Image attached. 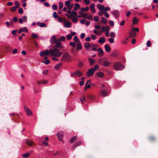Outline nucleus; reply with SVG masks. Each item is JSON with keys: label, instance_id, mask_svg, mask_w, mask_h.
Instances as JSON below:
<instances>
[{"label": "nucleus", "instance_id": "412c9836", "mask_svg": "<svg viewBox=\"0 0 158 158\" xmlns=\"http://www.w3.org/2000/svg\"><path fill=\"white\" fill-rule=\"evenodd\" d=\"M136 35V33L135 32H130L129 33V36L130 38L135 37Z\"/></svg>", "mask_w": 158, "mask_h": 158}, {"label": "nucleus", "instance_id": "4d7b16f0", "mask_svg": "<svg viewBox=\"0 0 158 158\" xmlns=\"http://www.w3.org/2000/svg\"><path fill=\"white\" fill-rule=\"evenodd\" d=\"M32 36L34 38H38V36L35 33H32Z\"/></svg>", "mask_w": 158, "mask_h": 158}, {"label": "nucleus", "instance_id": "37998d69", "mask_svg": "<svg viewBox=\"0 0 158 158\" xmlns=\"http://www.w3.org/2000/svg\"><path fill=\"white\" fill-rule=\"evenodd\" d=\"M42 62L45 63V64H48L50 63V60H46L45 61L43 60Z\"/></svg>", "mask_w": 158, "mask_h": 158}, {"label": "nucleus", "instance_id": "79ce46f5", "mask_svg": "<svg viewBox=\"0 0 158 158\" xmlns=\"http://www.w3.org/2000/svg\"><path fill=\"white\" fill-rule=\"evenodd\" d=\"M128 40L127 38H126L125 40H122V43L123 44H127V41Z\"/></svg>", "mask_w": 158, "mask_h": 158}, {"label": "nucleus", "instance_id": "1a4fd4ad", "mask_svg": "<svg viewBox=\"0 0 158 158\" xmlns=\"http://www.w3.org/2000/svg\"><path fill=\"white\" fill-rule=\"evenodd\" d=\"M112 14L116 18L118 17L119 16V11L117 10H114L112 11Z\"/></svg>", "mask_w": 158, "mask_h": 158}, {"label": "nucleus", "instance_id": "c9c22d12", "mask_svg": "<svg viewBox=\"0 0 158 158\" xmlns=\"http://www.w3.org/2000/svg\"><path fill=\"white\" fill-rule=\"evenodd\" d=\"M73 40L74 41H76L77 43L80 42L79 40L78 39L77 36H75L73 38Z\"/></svg>", "mask_w": 158, "mask_h": 158}, {"label": "nucleus", "instance_id": "864d4df0", "mask_svg": "<svg viewBox=\"0 0 158 158\" xmlns=\"http://www.w3.org/2000/svg\"><path fill=\"white\" fill-rule=\"evenodd\" d=\"M18 12L20 14H22L23 13V9L22 8H19L18 10Z\"/></svg>", "mask_w": 158, "mask_h": 158}, {"label": "nucleus", "instance_id": "aec40b11", "mask_svg": "<svg viewBox=\"0 0 158 158\" xmlns=\"http://www.w3.org/2000/svg\"><path fill=\"white\" fill-rule=\"evenodd\" d=\"M104 74L102 72H99L98 73H97L96 74V75L99 77L102 78L104 77Z\"/></svg>", "mask_w": 158, "mask_h": 158}, {"label": "nucleus", "instance_id": "a878e982", "mask_svg": "<svg viewBox=\"0 0 158 158\" xmlns=\"http://www.w3.org/2000/svg\"><path fill=\"white\" fill-rule=\"evenodd\" d=\"M71 4V2L70 1H66L64 3L65 5L67 7L68 9Z\"/></svg>", "mask_w": 158, "mask_h": 158}, {"label": "nucleus", "instance_id": "4be33fe9", "mask_svg": "<svg viewBox=\"0 0 158 158\" xmlns=\"http://www.w3.org/2000/svg\"><path fill=\"white\" fill-rule=\"evenodd\" d=\"M81 144V141L77 142L73 145V148H74L77 147L80 145Z\"/></svg>", "mask_w": 158, "mask_h": 158}, {"label": "nucleus", "instance_id": "09e8293b", "mask_svg": "<svg viewBox=\"0 0 158 158\" xmlns=\"http://www.w3.org/2000/svg\"><path fill=\"white\" fill-rule=\"evenodd\" d=\"M72 21L74 23H76L78 21V19L77 17H74Z\"/></svg>", "mask_w": 158, "mask_h": 158}, {"label": "nucleus", "instance_id": "f257e3e1", "mask_svg": "<svg viewBox=\"0 0 158 158\" xmlns=\"http://www.w3.org/2000/svg\"><path fill=\"white\" fill-rule=\"evenodd\" d=\"M50 54L53 57H59L61 56L63 53L60 51V49L58 48H54L53 49H50Z\"/></svg>", "mask_w": 158, "mask_h": 158}, {"label": "nucleus", "instance_id": "0e129e2a", "mask_svg": "<svg viewBox=\"0 0 158 158\" xmlns=\"http://www.w3.org/2000/svg\"><path fill=\"white\" fill-rule=\"evenodd\" d=\"M147 47H150L151 45V43L149 40H148L147 42Z\"/></svg>", "mask_w": 158, "mask_h": 158}, {"label": "nucleus", "instance_id": "58836bf2", "mask_svg": "<svg viewBox=\"0 0 158 158\" xmlns=\"http://www.w3.org/2000/svg\"><path fill=\"white\" fill-rule=\"evenodd\" d=\"M63 6V4L62 2H60L59 3V9L61 10L62 9Z\"/></svg>", "mask_w": 158, "mask_h": 158}, {"label": "nucleus", "instance_id": "f704fd0d", "mask_svg": "<svg viewBox=\"0 0 158 158\" xmlns=\"http://www.w3.org/2000/svg\"><path fill=\"white\" fill-rule=\"evenodd\" d=\"M29 154L28 153L25 154H22L21 155L24 158H27L29 156Z\"/></svg>", "mask_w": 158, "mask_h": 158}, {"label": "nucleus", "instance_id": "6e6552de", "mask_svg": "<svg viewBox=\"0 0 158 158\" xmlns=\"http://www.w3.org/2000/svg\"><path fill=\"white\" fill-rule=\"evenodd\" d=\"M50 53V50L48 49L45 50L44 51H41L40 53V55L41 56H43L45 55H48Z\"/></svg>", "mask_w": 158, "mask_h": 158}, {"label": "nucleus", "instance_id": "a18cd8bd", "mask_svg": "<svg viewBox=\"0 0 158 158\" xmlns=\"http://www.w3.org/2000/svg\"><path fill=\"white\" fill-rule=\"evenodd\" d=\"M67 39L68 40H70L72 39V36L70 34H69L66 36Z\"/></svg>", "mask_w": 158, "mask_h": 158}, {"label": "nucleus", "instance_id": "f8f14e48", "mask_svg": "<svg viewBox=\"0 0 158 158\" xmlns=\"http://www.w3.org/2000/svg\"><path fill=\"white\" fill-rule=\"evenodd\" d=\"M111 64V63L108 61H104L102 63V65L105 67H107Z\"/></svg>", "mask_w": 158, "mask_h": 158}, {"label": "nucleus", "instance_id": "774afa93", "mask_svg": "<svg viewBox=\"0 0 158 158\" xmlns=\"http://www.w3.org/2000/svg\"><path fill=\"white\" fill-rule=\"evenodd\" d=\"M42 84H47L48 83V81L45 80H43L42 81Z\"/></svg>", "mask_w": 158, "mask_h": 158}, {"label": "nucleus", "instance_id": "8fccbe9b", "mask_svg": "<svg viewBox=\"0 0 158 158\" xmlns=\"http://www.w3.org/2000/svg\"><path fill=\"white\" fill-rule=\"evenodd\" d=\"M84 1L87 5H88L90 3V1L89 0H84Z\"/></svg>", "mask_w": 158, "mask_h": 158}, {"label": "nucleus", "instance_id": "cd10ccee", "mask_svg": "<svg viewBox=\"0 0 158 158\" xmlns=\"http://www.w3.org/2000/svg\"><path fill=\"white\" fill-rule=\"evenodd\" d=\"M82 48V47L81 45V44L80 42L78 43L77 44V47H76V50H81Z\"/></svg>", "mask_w": 158, "mask_h": 158}, {"label": "nucleus", "instance_id": "20e7f679", "mask_svg": "<svg viewBox=\"0 0 158 158\" xmlns=\"http://www.w3.org/2000/svg\"><path fill=\"white\" fill-rule=\"evenodd\" d=\"M94 67V68H92L88 70V72L86 73V75L88 77L92 76L94 74V72L99 68V66L98 64L95 65Z\"/></svg>", "mask_w": 158, "mask_h": 158}, {"label": "nucleus", "instance_id": "423d86ee", "mask_svg": "<svg viewBox=\"0 0 158 158\" xmlns=\"http://www.w3.org/2000/svg\"><path fill=\"white\" fill-rule=\"evenodd\" d=\"M60 48L61 49L63 48V47L62 46V44L61 43L60 40L57 39L55 43V45L54 48Z\"/></svg>", "mask_w": 158, "mask_h": 158}, {"label": "nucleus", "instance_id": "9d476101", "mask_svg": "<svg viewBox=\"0 0 158 158\" xmlns=\"http://www.w3.org/2000/svg\"><path fill=\"white\" fill-rule=\"evenodd\" d=\"M98 51L99 53L98 54V56L100 57L104 55V52L102 49L100 48H99L98 49Z\"/></svg>", "mask_w": 158, "mask_h": 158}, {"label": "nucleus", "instance_id": "f3484780", "mask_svg": "<svg viewBox=\"0 0 158 158\" xmlns=\"http://www.w3.org/2000/svg\"><path fill=\"white\" fill-rule=\"evenodd\" d=\"M25 143L29 146H32L33 142V141L31 140H29L28 139H27Z\"/></svg>", "mask_w": 158, "mask_h": 158}, {"label": "nucleus", "instance_id": "680f3d73", "mask_svg": "<svg viewBox=\"0 0 158 158\" xmlns=\"http://www.w3.org/2000/svg\"><path fill=\"white\" fill-rule=\"evenodd\" d=\"M52 8L54 10H56L57 9V6L55 4H53L52 6Z\"/></svg>", "mask_w": 158, "mask_h": 158}, {"label": "nucleus", "instance_id": "473e14b6", "mask_svg": "<svg viewBox=\"0 0 158 158\" xmlns=\"http://www.w3.org/2000/svg\"><path fill=\"white\" fill-rule=\"evenodd\" d=\"M102 22L105 24L107 22V19L104 17H102Z\"/></svg>", "mask_w": 158, "mask_h": 158}, {"label": "nucleus", "instance_id": "c756f323", "mask_svg": "<svg viewBox=\"0 0 158 158\" xmlns=\"http://www.w3.org/2000/svg\"><path fill=\"white\" fill-rule=\"evenodd\" d=\"M77 139V137L76 136H74L72 137L70 140V143H72L73 142L75 141Z\"/></svg>", "mask_w": 158, "mask_h": 158}, {"label": "nucleus", "instance_id": "3c124183", "mask_svg": "<svg viewBox=\"0 0 158 158\" xmlns=\"http://www.w3.org/2000/svg\"><path fill=\"white\" fill-rule=\"evenodd\" d=\"M69 44L71 46L74 47H75L76 46L75 44L73 42H70L69 43Z\"/></svg>", "mask_w": 158, "mask_h": 158}, {"label": "nucleus", "instance_id": "b1692460", "mask_svg": "<svg viewBox=\"0 0 158 158\" xmlns=\"http://www.w3.org/2000/svg\"><path fill=\"white\" fill-rule=\"evenodd\" d=\"M64 27H71V23L70 22H66L64 24Z\"/></svg>", "mask_w": 158, "mask_h": 158}, {"label": "nucleus", "instance_id": "393cba45", "mask_svg": "<svg viewBox=\"0 0 158 158\" xmlns=\"http://www.w3.org/2000/svg\"><path fill=\"white\" fill-rule=\"evenodd\" d=\"M105 50L106 52H110L111 51V48L108 45H105Z\"/></svg>", "mask_w": 158, "mask_h": 158}, {"label": "nucleus", "instance_id": "e2e57ef3", "mask_svg": "<svg viewBox=\"0 0 158 158\" xmlns=\"http://www.w3.org/2000/svg\"><path fill=\"white\" fill-rule=\"evenodd\" d=\"M134 32L135 31H136L137 32H139V29L138 28H133V31Z\"/></svg>", "mask_w": 158, "mask_h": 158}, {"label": "nucleus", "instance_id": "bb28decb", "mask_svg": "<svg viewBox=\"0 0 158 158\" xmlns=\"http://www.w3.org/2000/svg\"><path fill=\"white\" fill-rule=\"evenodd\" d=\"M57 135L59 140L60 141H62L61 139L63 137V134L62 133H59L57 134Z\"/></svg>", "mask_w": 158, "mask_h": 158}, {"label": "nucleus", "instance_id": "052dcab7", "mask_svg": "<svg viewBox=\"0 0 158 158\" xmlns=\"http://www.w3.org/2000/svg\"><path fill=\"white\" fill-rule=\"evenodd\" d=\"M91 37L92 39L93 40H95L96 39V36L94 34H92L91 35Z\"/></svg>", "mask_w": 158, "mask_h": 158}, {"label": "nucleus", "instance_id": "2eb2a0df", "mask_svg": "<svg viewBox=\"0 0 158 158\" xmlns=\"http://www.w3.org/2000/svg\"><path fill=\"white\" fill-rule=\"evenodd\" d=\"M100 94L103 97L106 96L108 95V93L106 90H101Z\"/></svg>", "mask_w": 158, "mask_h": 158}, {"label": "nucleus", "instance_id": "de8ad7c7", "mask_svg": "<svg viewBox=\"0 0 158 158\" xmlns=\"http://www.w3.org/2000/svg\"><path fill=\"white\" fill-rule=\"evenodd\" d=\"M15 4L16 6H16L17 8L19 7L20 6V4L19 2L17 1L15 2Z\"/></svg>", "mask_w": 158, "mask_h": 158}, {"label": "nucleus", "instance_id": "4c0bfd02", "mask_svg": "<svg viewBox=\"0 0 158 158\" xmlns=\"http://www.w3.org/2000/svg\"><path fill=\"white\" fill-rule=\"evenodd\" d=\"M103 59H100L98 60V63L99 64H102L103 62Z\"/></svg>", "mask_w": 158, "mask_h": 158}, {"label": "nucleus", "instance_id": "7c9ffc66", "mask_svg": "<svg viewBox=\"0 0 158 158\" xmlns=\"http://www.w3.org/2000/svg\"><path fill=\"white\" fill-rule=\"evenodd\" d=\"M38 25H39V26L40 27H46V25L44 23H40L39 22H38L37 23Z\"/></svg>", "mask_w": 158, "mask_h": 158}, {"label": "nucleus", "instance_id": "0eeeda50", "mask_svg": "<svg viewBox=\"0 0 158 158\" xmlns=\"http://www.w3.org/2000/svg\"><path fill=\"white\" fill-rule=\"evenodd\" d=\"M24 110L27 115L30 116L32 114V112L26 106H24Z\"/></svg>", "mask_w": 158, "mask_h": 158}, {"label": "nucleus", "instance_id": "a19ab883", "mask_svg": "<svg viewBox=\"0 0 158 158\" xmlns=\"http://www.w3.org/2000/svg\"><path fill=\"white\" fill-rule=\"evenodd\" d=\"M99 18L97 16H95L94 17V20L96 22L98 21L99 20Z\"/></svg>", "mask_w": 158, "mask_h": 158}, {"label": "nucleus", "instance_id": "603ef678", "mask_svg": "<svg viewBox=\"0 0 158 158\" xmlns=\"http://www.w3.org/2000/svg\"><path fill=\"white\" fill-rule=\"evenodd\" d=\"M94 7L95 4L94 3L91 4L90 6V9L91 10L94 9Z\"/></svg>", "mask_w": 158, "mask_h": 158}, {"label": "nucleus", "instance_id": "9b49d317", "mask_svg": "<svg viewBox=\"0 0 158 158\" xmlns=\"http://www.w3.org/2000/svg\"><path fill=\"white\" fill-rule=\"evenodd\" d=\"M28 30L26 27H24L23 28L20 29L18 31V33L19 34L21 33V32H27Z\"/></svg>", "mask_w": 158, "mask_h": 158}, {"label": "nucleus", "instance_id": "2f4dec72", "mask_svg": "<svg viewBox=\"0 0 158 158\" xmlns=\"http://www.w3.org/2000/svg\"><path fill=\"white\" fill-rule=\"evenodd\" d=\"M139 20L137 19L136 17H135L133 19V24H137Z\"/></svg>", "mask_w": 158, "mask_h": 158}, {"label": "nucleus", "instance_id": "13d9d810", "mask_svg": "<svg viewBox=\"0 0 158 158\" xmlns=\"http://www.w3.org/2000/svg\"><path fill=\"white\" fill-rule=\"evenodd\" d=\"M110 9L109 7H106V8L105 7V9L104 10V12H106L107 11L109 10Z\"/></svg>", "mask_w": 158, "mask_h": 158}, {"label": "nucleus", "instance_id": "dca6fc26", "mask_svg": "<svg viewBox=\"0 0 158 158\" xmlns=\"http://www.w3.org/2000/svg\"><path fill=\"white\" fill-rule=\"evenodd\" d=\"M89 61L90 63V65H92L93 64H95L96 63L95 60L92 58H89Z\"/></svg>", "mask_w": 158, "mask_h": 158}, {"label": "nucleus", "instance_id": "ea45409f", "mask_svg": "<svg viewBox=\"0 0 158 158\" xmlns=\"http://www.w3.org/2000/svg\"><path fill=\"white\" fill-rule=\"evenodd\" d=\"M88 13H83L82 14V17L84 18H87Z\"/></svg>", "mask_w": 158, "mask_h": 158}, {"label": "nucleus", "instance_id": "f03ea898", "mask_svg": "<svg viewBox=\"0 0 158 158\" xmlns=\"http://www.w3.org/2000/svg\"><path fill=\"white\" fill-rule=\"evenodd\" d=\"M60 60L62 62L70 61H71V56L68 52H65L62 55Z\"/></svg>", "mask_w": 158, "mask_h": 158}, {"label": "nucleus", "instance_id": "39448f33", "mask_svg": "<svg viewBox=\"0 0 158 158\" xmlns=\"http://www.w3.org/2000/svg\"><path fill=\"white\" fill-rule=\"evenodd\" d=\"M84 46L86 49H88L89 48H90V50L96 51H97L96 48L95 47V45L93 43L90 44L88 43H85L84 44Z\"/></svg>", "mask_w": 158, "mask_h": 158}, {"label": "nucleus", "instance_id": "49530a36", "mask_svg": "<svg viewBox=\"0 0 158 158\" xmlns=\"http://www.w3.org/2000/svg\"><path fill=\"white\" fill-rule=\"evenodd\" d=\"M16 6H13V7H12V8H11L10 10H11V11H12V12H14L16 10Z\"/></svg>", "mask_w": 158, "mask_h": 158}, {"label": "nucleus", "instance_id": "ddd939ff", "mask_svg": "<svg viewBox=\"0 0 158 158\" xmlns=\"http://www.w3.org/2000/svg\"><path fill=\"white\" fill-rule=\"evenodd\" d=\"M97 7L101 11H104L105 9L104 6L100 4H98L97 5Z\"/></svg>", "mask_w": 158, "mask_h": 158}, {"label": "nucleus", "instance_id": "e433bc0d", "mask_svg": "<svg viewBox=\"0 0 158 158\" xmlns=\"http://www.w3.org/2000/svg\"><path fill=\"white\" fill-rule=\"evenodd\" d=\"M83 65V63L81 61H79L78 62V66L79 68H81Z\"/></svg>", "mask_w": 158, "mask_h": 158}, {"label": "nucleus", "instance_id": "a211bd4d", "mask_svg": "<svg viewBox=\"0 0 158 158\" xmlns=\"http://www.w3.org/2000/svg\"><path fill=\"white\" fill-rule=\"evenodd\" d=\"M105 38L103 37H101L98 41V43L100 44H102L105 42Z\"/></svg>", "mask_w": 158, "mask_h": 158}, {"label": "nucleus", "instance_id": "c03bdc74", "mask_svg": "<svg viewBox=\"0 0 158 158\" xmlns=\"http://www.w3.org/2000/svg\"><path fill=\"white\" fill-rule=\"evenodd\" d=\"M58 40H60V41H64L65 40V38L64 36H62L60 37V39H58Z\"/></svg>", "mask_w": 158, "mask_h": 158}, {"label": "nucleus", "instance_id": "6e6d98bb", "mask_svg": "<svg viewBox=\"0 0 158 158\" xmlns=\"http://www.w3.org/2000/svg\"><path fill=\"white\" fill-rule=\"evenodd\" d=\"M109 41L110 43H113L114 42V40L113 38H110L109 39Z\"/></svg>", "mask_w": 158, "mask_h": 158}, {"label": "nucleus", "instance_id": "c85d7f7f", "mask_svg": "<svg viewBox=\"0 0 158 158\" xmlns=\"http://www.w3.org/2000/svg\"><path fill=\"white\" fill-rule=\"evenodd\" d=\"M62 64L61 63H60L56 65L54 67L55 69L56 70H58L60 68Z\"/></svg>", "mask_w": 158, "mask_h": 158}, {"label": "nucleus", "instance_id": "5fc2aeb1", "mask_svg": "<svg viewBox=\"0 0 158 158\" xmlns=\"http://www.w3.org/2000/svg\"><path fill=\"white\" fill-rule=\"evenodd\" d=\"M53 16L55 18H56L57 17H59V16L56 15V12H53Z\"/></svg>", "mask_w": 158, "mask_h": 158}, {"label": "nucleus", "instance_id": "6ab92c4d", "mask_svg": "<svg viewBox=\"0 0 158 158\" xmlns=\"http://www.w3.org/2000/svg\"><path fill=\"white\" fill-rule=\"evenodd\" d=\"M57 39H56V37L55 36H53L50 39V42L52 44H54L55 43Z\"/></svg>", "mask_w": 158, "mask_h": 158}, {"label": "nucleus", "instance_id": "69168bd1", "mask_svg": "<svg viewBox=\"0 0 158 158\" xmlns=\"http://www.w3.org/2000/svg\"><path fill=\"white\" fill-rule=\"evenodd\" d=\"M87 18L89 20H93V16L91 15H90L89 16L87 17Z\"/></svg>", "mask_w": 158, "mask_h": 158}, {"label": "nucleus", "instance_id": "4468645a", "mask_svg": "<svg viewBox=\"0 0 158 158\" xmlns=\"http://www.w3.org/2000/svg\"><path fill=\"white\" fill-rule=\"evenodd\" d=\"M119 55V53L117 51L113 52L111 54V56L113 57H117Z\"/></svg>", "mask_w": 158, "mask_h": 158}, {"label": "nucleus", "instance_id": "5701e85b", "mask_svg": "<svg viewBox=\"0 0 158 158\" xmlns=\"http://www.w3.org/2000/svg\"><path fill=\"white\" fill-rule=\"evenodd\" d=\"M75 73H76V74L77 76L78 77H80L83 74L79 70H77L76 71H75Z\"/></svg>", "mask_w": 158, "mask_h": 158}, {"label": "nucleus", "instance_id": "7ed1b4c3", "mask_svg": "<svg viewBox=\"0 0 158 158\" xmlns=\"http://www.w3.org/2000/svg\"><path fill=\"white\" fill-rule=\"evenodd\" d=\"M113 67L115 70H121L124 68V66L120 62H116L113 63Z\"/></svg>", "mask_w": 158, "mask_h": 158}, {"label": "nucleus", "instance_id": "bf43d9fd", "mask_svg": "<svg viewBox=\"0 0 158 158\" xmlns=\"http://www.w3.org/2000/svg\"><path fill=\"white\" fill-rule=\"evenodd\" d=\"M75 6L77 9H79L80 8V6L78 3H77L75 4Z\"/></svg>", "mask_w": 158, "mask_h": 158}, {"label": "nucleus", "instance_id": "338daca9", "mask_svg": "<svg viewBox=\"0 0 158 158\" xmlns=\"http://www.w3.org/2000/svg\"><path fill=\"white\" fill-rule=\"evenodd\" d=\"M91 87V86L89 84H87L85 87V89L86 90L88 88H90Z\"/></svg>", "mask_w": 158, "mask_h": 158}, {"label": "nucleus", "instance_id": "72a5a7b5", "mask_svg": "<svg viewBox=\"0 0 158 158\" xmlns=\"http://www.w3.org/2000/svg\"><path fill=\"white\" fill-rule=\"evenodd\" d=\"M88 98L89 99L93 100L94 99V96L93 95L90 94L88 96Z\"/></svg>", "mask_w": 158, "mask_h": 158}]
</instances>
